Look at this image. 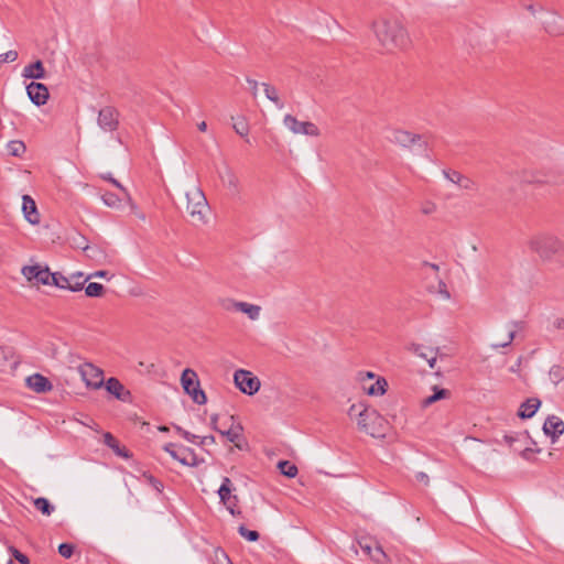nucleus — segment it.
<instances>
[{"instance_id": "f257e3e1", "label": "nucleus", "mask_w": 564, "mask_h": 564, "mask_svg": "<svg viewBox=\"0 0 564 564\" xmlns=\"http://www.w3.org/2000/svg\"><path fill=\"white\" fill-rule=\"evenodd\" d=\"M371 29L379 45L388 53L404 50L410 44L405 26L395 18H380L373 21Z\"/></svg>"}, {"instance_id": "f03ea898", "label": "nucleus", "mask_w": 564, "mask_h": 564, "mask_svg": "<svg viewBox=\"0 0 564 564\" xmlns=\"http://www.w3.org/2000/svg\"><path fill=\"white\" fill-rule=\"evenodd\" d=\"M527 247L543 263H549L555 257L564 253V241L550 231H539L531 235L527 240Z\"/></svg>"}, {"instance_id": "7ed1b4c3", "label": "nucleus", "mask_w": 564, "mask_h": 564, "mask_svg": "<svg viewBox=\"0 0 564 564\" xmlns=\"http://www.w3.org/2000/svg\"><path fill=\"white\" fill-rule=\"evenodd\" d=\"M185 197L186 212L191 217L192 224L196 226L206 224L208 203L203 191L198 186H194L186 192Z\"/></svg>"}, {"instance_id": "20e7f679", "label": "nucleus", "mask_w": 564, "mask_h": 564, "mask_svg": "<svg viewBox=\"0 0 564 564\" xmlns=\"http://www.w3.org/2000/svg\"><path fill=\"white\" fill-rule=\"evenodd\" d=\"M382 422L383 417L376 410L362 408L358 412L357 425L359 430L373 437L381 435Z\"/></svg>"}, {"instance_id": "39448f33", "label": "nucleus", "mask_w": 564, "mask_h": 564, "mask_svg": "<svg viewBox=\"0 0 564 564\" xmlns=\"http://www.w3.org/2000/svg\"><path fill=\"white\" fill-rule=\"evenodd\" d=\"M182 387L188 395H191L192 400L202 405L207 402V398L205 392L200 389L199 380L197 373L191 369L186 368L181 376Z\"/></svg>"}, {"instance_id": "423d86ee", "label": "nucleus", "mask_w": 564, "mask_h": 564, "mask_svg": "<svg viewBox=\"0 0 564 564\" xmlns=\"http://www.w3.org/2000/svg\"><path fill=\"white\" fill-rule=\"evenodd\" d=\"M234 381L236 387L245 394L253 395L261 387L258 377L249 370L238 369L234 373Z\"/></svg>"}, {"instance_id": "0eeeda50", "label": "nucleus", "mask_w": 564, "mask_h": 564, "mask_svg": "<svg viewBox=\"0 0 564 564\" xmlns=\"http://www.w3.org/2000/svg\"><path fill=\"white\" fill-rule=\"evenodd\" d=\"M78 372L87 388L97 390L104 386V371L97 366L85 362L78 367Z\"/></svg>"}, {"instance_id": "6e6552de", "label": "nucleus", "mask_w": 564, "mask_h": 564, "mask_svg": "<svg viewBox=\"0 0 564 564\" xmlns=\"http://www.w3.org/2000/svg\"><path fill=\"white\" fill-rule=\"evenodd\" d=\"M389 141L403 149H411L413 145L425 148V143L421 142L422 137L417 133H412L403 129H392L389 135Z\"/></svg>"}, {"instance_id": "1a4fd4ad", "label": "nucleus", "mask_w": 564, "mask_h": 564, "mask_svg": "<svg viewBox=\"0 0 564 564\" xmlns=\"http://www.w3.org/2000/svg\"><path fill=\"white\" fill-rule=\"evenodd\" d=\"M283 124L294 134H304L310 137H318L321 131L318 127L311 121H300L292 115H285Z\"/></svg>"}, {"instance_id": "9d476101", "label": "nucleus", "mask_w": 564, "mask_h": 564, "mask_svg": "<svg viewBox=\"0 0 564 564\" xmlns=\"http://www.w3.org/2000/svg\"><path fill=\"white\" fill-rule=\"evenodd\" d=\"M97 123L104 131L112 132L119 127V112L111 106L101 108L98 112Z\"/></svg>"}, {"instance_id": "9b49d317", "label": "nucleus", "mask_w": 564, "mask_h": 564, "mask_svg": "<svg viewBox=\"0 0 564 564\" xmlns=\"http://www.w3.org/2000/svg\"><path fill=\"white\" fill-rule=\"evenodd\" d=\"M23 275L29 281H36L39 284L48 285L53 284V275L48 268H42L41 265H26L22 269Z\"/></svg>"}, {"instance_id": "f8f14e48", "label": "nucleus", "mask_w": 564, "mask_h": 564, "mask_svg": "<svg viewBox=\"0 0 564 564\" xmlns=\"http://www.w3.org/2000/svg\"><path fill=\"white\" fill-rule=\"evenodd\" d=\"M224 308L227 311H239L246 314L251 321H257L261 312V307L259 305L250 304L247 302H237L234 300H227L224 302Z\"/></svg>"}, {"instance_id": "ddd939ff", "label": "nucleus", "mask_w": 564, "mask_h": 564, "mask_svg": "<svg viewBox=\"0 0 564 564\" xmlns=\"http://www.w3.org/2000/svg\"><path fill=\"white\" fill-rule=\"evenodd\" d=\"M543 432L551 437L552 443H555L564 433V421L556 415H549L544 421Z\"/></svg>"}, {"instance_id": "4468645a", "label": "nucleus", "mask_w": 564, "mask_h": 564, "mask_svg": "<svg viewBox=\"0 0 564 564\" xmlns=\"http://www.w3.org/2000/svg\"><path fill=\"white\" fill-rule=\"evenodd\" d=\"M175 445L173 443H169L164 445V451L171 455L172 458L180 462L182 465L185 466H195L196 457L194 453L189 448H181L180 451L174 449Z\"/></svg>"}, {"instance_id": "2eb2a0df", "label": "nucleus", "mask_w": 564, "mask_h": 564, "mask_svg": "<svg viewBox=\"0 0 564 564\" xmlns=\"http://www.w3.org/2000/svg\"><path fill=\"white\" fill-rule=\"evenodd\" d=\"M26 93L31 101L36 106L45 105L50 97L47 87L41 83L32 82L28 85Z\"/></svg>"}, {"instance_id": "dca6fc26", "label": "nucleus", "mask_w": 564, "mask_h": 564, "mask_svg": "<svg viewBox=\"0 0 564 564\" xmlns=\"http://www.w3.org/2000/svg\"><path fill=\"white\" fill-rule=\"evenodd\" d=\"M543 28L546 33L552 36L564 35V24L561 22V17L555 11L546 12L545 19L542 21Z\"/></svg>"}, {"instance_id": "f3484780", "label": "nucleus", "mask_w": 564, "mask_h": 564, "mask_svg": "<svg viewBox=\"0 0 564 564\" xmlns=\"http://www.w3.org/2000/svg\"><path fill=\"white\" fill-rule=\"evenodd\" d=\"M105 384L106 390L122 402H131V392L117 378H109Z\"/></svg>"}, {"instance_id": "a211bd4d", "label": "nucleus", "mask_w": 564, "mask_h": 564, "mask_svg": "<svg viewBox=\"0 0 564 564\" xmlns=\"http://www.w3.org/2000/svg\"><path fill=\"white\" fill-rule=\"evenodd\" d=\"M53 284L59 289L78 292L84 289L85 281H75V274L64 276L62 273L55 272L53 275Z\"/></svg>"}, {"instance_id": "6ab92c4d", "label": "nucleus", "mask_w": 564, "mask_h": 564, "mask_svg": "<svg viewBox=\"0 0 564 564\" xmlns=\"http://www.w3.org/2000/svg\"><path fill=\"white\" fill-rule=\"evenodd\" d=\"M26 386L36 393H45L53 389L47 378L40 373H34L26 378Z\"/></svg>"}, {"instance_id": "aec40b11", "label": "nucleus", "mask_w": 564, "mask_h": 564, "mask_svg": "<svg viewBox=\"0 0 564 564\" xmlns=\"http://www.w3.org/2000/svg\"><path fill=\"white\" fill-rule=\"evenodd\" d=\"M22 212L30 224L36 225L40 223V214L36 204L29 195H23L22 197Z\"/></svg>"}, {"instance_id": "412c9836", "label": "nucleus", "mask_w": 564, "mask_h": 564, "mask_svg": "<svg viewBox=\"0 0 564 564\" xmlns=\"http://www.w3.org/2000/svg\"><path fill=\"white\" fill-rule=\"evenodd\" d=\"M443 175L451 181L454 184L459 185L460 187L465 189H474L475 188V182L470 180L469 177L460 174L457 171H443Z\"/></svg>"}, {"instance_id": "4be33fe9", "label": "nucleus", "mask_w": 564, "mask_h": 564, "mask_svg": "<svg viewBox=\"0 0 564 564\" xmlns=\"http://www.w3.org/2000/svg\"><path fill=\"white\" fill-rule=\"evenodd\" d=\"M541 405V401L538 398H529L521 403L518 415L521 419L532 417Z\"/></svg>"}, {"instance_id": "5701e85b", "label": "nucleus", "mask_w": 564, "mask_h": 564, "mask_svg": "<svg viewBox=\"0 0 564 564\" xmlns=\"http://www.w3.org/2000/svg\"><path fill=\"white\" fill-rule=\"evenodd\" d=\"M221 435L226 436L227 440L236 445L237 448L242 449V444L240 440L242 437V426L238 424H232L228 431H218Z\"/></svg>"}, {"instance_id": "b1692460", "label": "nucleus", "mask_w": 564, "mask_h": 564, "mask_svg": "<svg viewBox=\"0 0 564 564\" xmlns=\"http://www.w3.org/2000/svg\"><path fill=\"white\" fill-rule=\"evenodd\" d=\"M23 76L25 78H33V79H43L45 78V70L43 67V63L41 61H36L23 69Z\"/></svg>"}, {"instance_id": "393cba45", "label": "nucleus", "mask_w": 564, "mask_h": 564, "mask_svg": "<svg viewBox=\"0 0 564 564\" xmlns=\"http://www.w3.org/2000/svg\"><path fill=\"white\" fill-rule=\"evenodd\" d=\"M101 199L106 206L115 209H120L122 207V202H127L123 194L120 197L110 192H106L105 194H102Z\"/></svg>"}, {"instance_id": "a878e982", "label": "nucleus", "mask_w": 564, "mask_h": 564, "mask_svg": "<svg viewBox=\"0 0 564 564\" xmlns=\"http://www.w3.org/2000/svg\"><path fill=\"white\" fill-rule=\"evenodd\" d=\"M261 86L263 87L265 97L270 101H272L279 109L284 108V104L281 101V99L279 97L278 89L274 86H272L268 83H262Z\"/></svg>"}, {"instance_id": "bb28decb", "label": "nucleus", "mask_w": 564, "mask_h": 564, "mask_svg": "<svg viewBox=\"0 0 564 564\" xmlns=\"http://www.w3.org/2000/svg\"><path fill=\"white\" fill-rule=\"evenodd\" d=\"M104 443L108 447H110L117 455L126 457V458L129 457L128 451L122 449L119 446L118 441L112 436L111 433L107 432V433L104 434Z\"/></svg>"}, {"instance_id": "cd10ccee", "label": "nucleus", "mask_w": 564, "mask_h": 564, "mask_svg": "<svg viewBox=\"0 0 564 564\" xmlns=\"http://www.w3.org/2000/svg\"><path fill=\"white\" fill-rule=\"evenodd\" d=\"M220 177L230 191L238 192L239 178L230 167H227Z\"/></svg>"}, {"instance_id": "c85d7f7f", "label": "nucleus", "mask_w": 564, "mask_h": 564, "mask_svg": "<svg viewBox=\"0 0 564 564\" xmlns=\"http://www.w3.org/2000/svg\"><path fill=\"white\" fill-rule=\"evenodd\" d=\"M433 390H434V393L432 395L425 398L422 401V406L426 408V406L435 403L436 401L445 399V398H447L449 395V392L446 389H441V388L434 386Z\"/></svg>"}, {"instance_id": "c756f323", "label": "nucleus", "mask_w": 564, "mask_h": 564, "mask_svg": "<svg viewBox=\"0 0 564 564\" xmlns=\"http://www.w3.org/2000/svg\"><path fill=\"white\" fill-rule=\"evenodd\" d=\"M34 507L42 512L45 516H51L55 508L54 506L48 501V499L44 497H39L33 500Z\"/></svg>"}, {"instance_id": "7c9ffc66", "label": "nucleus", "mask_w": 564, "mask_h": 564, "mask_svg": "<svg viewBox=\"0 0 564 564\" xmlns=\"http://www.w3.org/2000/svg\"><path fill=\"white\" fill-rule=\"evenodd\" d=\"M370 558L377 564H390V557L383 551L379 542H377L376 546H373Z\"/></svg>"}, {"instance_id": "2f4dec72", "label": "nucleus", "mask_w": 564, "mask_h": 564, "mask_svg": "<svg viewBox=\"0 0 564 564\" xmlns=\"http://www.w3.org/2000/svg\"><path fill=\"white\" fill-rule=\"evenodd\" d=\"M7 150L12 156H22L26 151V147L20 140H12L8 142Z\"/></svg>"}, {"instance_id": "473e14b6", "label": "nucleus", "mask_w": 564, "mask_h": 564, "mask_svg": "<svg viewBox=\"0 0 564 564\" xmlns=\"http://www.w3.org/2000/svg\"><path fill=\"white\" fill-rule=\"evenodd\" d=\"M278 468L282 475L294 478L297 475V467L289 460H281L278 464Z\"/></svg>"}, {"instance_id": "72a5a7b5", "label": "nucleus", "mask_w": 564, "mask_h": 564, "mask_svg": "<svg viewBox=\"0 0 564 564\" xmlns=\"http://www.w3.org/2000/svg\"><path fill=\"white\" fill-rule=\"evenodd\" d=\"M377 542H378L377 540H375L373 538H370V536H362L357 541L361 551L369 557H370L373 546H376Z\"/></svg>"}, {"instance_id": "f704fd0d", "label": "nucleus", "mask_w": 564, "mask_h": 564, "mask_svg": "<svg viewBox=\"0 0 564 564\" xmlns=\"http://www.w3.org/2000/svg\"><path fill=\"white\" fill-rule=\"evenodd\" d=\"M409 350L412 351L417 357L425 360L432 355V352H434V348L425 347L421 344H412L409 347Z\"/></svg>"}, {"instance_id": "c9c22d12", "label": "nucleus", "mask_w": 564, "mask_h": 564, "mask_svg": "<svg viewBox=\"0 0 564 564\" xmlns=\"http://www.w3.org/2000/svg\"><path fill=\"white\" fill-rule=\"evenodd\" d=\"M102 177L113 184L124 195V198L127 199V203L130 205L131 209L134 210L137 208L128 191L116 178H113L110 174L104 175Z\"/></svg>"}, {"instance_id": "e433bc0d", "label": "nucleus", "mask_w": 564, "mask_h": 564, "mask_svg": "<svg viewBox=\"0 0 564 564\" xmlns=\"http://www.w3.org/2000/svg\"><path fill=\"white\" fill-rule=\"evenodd\" d=\"M387 381L383 378H379L373 384H371L367 392L370 395H382L386 392L387 389Z\"/></svg>"}, {"instance_id": "4c0bfd02", "label": "nucleus", "mask_w": 564, "mask_h": 564, "mask_svg": "<svg viewBox=\"0 0 564 564\" xmlns=\"http://www.w3.org/2000/svg\"><path fill=\"white\" fill-rule=\"evenodd\" d=\"M549 378L555 386L564 380V367L554 365L549 371Z\"/></svg>"}, {"instance_id": "58836bf2", "label": "nucleus", "mask_w": 564, "mask_h": 564, "mask_svg": "<svg viewBox=\"0 0 564 564\" xmlns=\"http://www.w3.org/2000/svg\"><path fill=\"white\" fill-rule=\"evenodd\" d=\"M83 250L87 258L95 260V261H99L105 256L104 251L97 246L86 245L85 247H83Z\"/></svg>"}, {"instance_id": "ea45409f", "label": "nucleus", "mask_w": 564, "mask_h": 564, "mask_svg": "<svg viewBox=\"0 0 564 564\" xmlns=\"http://www.w3.org/2000/svg\"><path fill=\"white\" fill-rule=\"evenodd\" d=\"M104 291H105L104 285L100 283H96V282H90L85 288V293L89 297H99L104 294Z\"/></svg>"}, {"instance_id": "a19ab883", "label": "nucleus", "mask_w": 564, "mask_h": 564, "mask_svg": "<svg viewBox=\"0 0 564 564\" xmlns=\"http://www.w3.org/2000/svg\"><path fill=\"white\" fill-rule=\"evenodd\" d=\"M235 132L241 137H247L249 132V126L243 117H240L237 122L232 124Z\"/></svg>"}, {"instance_id": "79ce46f5", "label": "nucleus", "mask_w": 564, "mask_h": 564, "mask_svg": "<svg viewBox=\"0 0 564 564\" xmlns=\"http://www.w3.org/2000/svg\"><path fill=\"white\" fill-rule=\"evenodd\" d=\"M514 325H517V323L514 322H511L509 324L510 326V329L508 332V337H507V341H503V343H499V344H494L491 345V348L494 349H497V348H505V347H508L511 345V343L513 341L514 337H516V330H514Z\"/></svg>"}, {"instance_id": "37998d69", "label": "nucleus", "mask_w": 564, "mask_h": 564, "mask_svg": "<svg viewBox=\"0 0 564 564\" xmlns=\"http://www.w3.org/2000/svg\"><path fill=\"white\" fill-rule=\"evenodd\" d=\"M214 564H232L229 556L221 549H215L213 555Z\"/></svg>"}, {"instance_id": "c03bdc74", "label": "nucleus", "mask_w": 564, "mask_h": 564, "mask_svg": "<svg viewBox=\"0 0 564 564\" xmlns=\"http://www.w3.org/2000/svg\"><path fill=\"white\" fill-rule=\"evenodd\" d=\"M238 532L241 536H243L250 542H256L259 540V533L253 530H248L245 525H240L238 528Z\"/></svg>"}, {"instance_id": "a18cd8bd", "label": "nucleus", "mask_w": 564, "mask_h": 564, "mask_svg": "<svg viewBox=\"0 0 564 564\" xmlns=\"http://www.w3.org/2000/svg\"><path fill=\"white\" fill-rule=\"evenodd\" d=\"M231 490H232V488L219 487L218 495H219L220 501L224 505L229 503L231 501V499H234L235 501L237 500L236 496H234V497L230 496Z\"/></svg>"}, {"instance_id": "49530a36", "label": "nucleus", "mask_w": 564, "mask_h": 564, "mask_svg": "<svg viewBox=\"0 0 564 564\" xmlns=\"http://www.w3.org/2000/svg\"><path fill=\"white\" fill-rule=\"evenodd\" d=\"M9 552L12 554L13 558H15L20 564H30L29 557L17 550L14 546L9 547Z\"/></svg>"}, {"instance_id": "de8ad7c7", "label": "nucleus", "mask_w": 564, "mask_h": 564, "mask_svg": "<svg viewBox=\"0 0 564 564\" xmlns=\"http://www.w3.org/2000/svg\"><path fill=\"white\" fill-rule=\"evenodd\" d=\"M58 553L65 557L69 558L74 553V546L69 543H62L58 546Z\"/></svg>"}, {"instance_id": "09e8293b", "label": "nucleus", "mask_w": 564, "mask_h": 564, "mask_svg": "<svg viewBox=\"0 0 564 564\" xmlns=\"http://www.w3.org/2000/svg\"><path fill=\"white\" fill-rule=\"evenodd\" d=\"M436 209H437V206L432 200H425L421 205V212L424 215H431V214L435 213Z\"/></svg>"}, {"instance_id": "8fccbe9b", "label": "nucleus", "mask_w": 564, "mask_h": 564, "mask_svg": "<svg viewBox=\"0 0 564 564\" xmlns=\"http://www.w3.org/2000/svg\"><path fill=\"white\" fill-rule=\"evenodd\" d=\"M18 52L17 51H8L3 54H0V64L2 63H12L17 61Z\"/></svg>"}, {"instance_id": "3c124183", "label": "nucleus", "mask_w": 564, "mask_h": 564, "mask_svg": "<svg viewBox=\"0 0 564 564\" xmlns=\"http://www.w3.org/2000/svg\"><path fill=\"white\" fill-rule=\"evenodd\" d=\"M176 432L181 434L186 441L195 443L198 436L189 433L188 431L183 430L181 426L175 425L174 426Z\"/></svg>"}, {"instance_id": "603ef678", "label": "nucleus", "mask_w": 564, "mask_h": 564, "mask_svg": "<svg viewBox=\"0 0 564 564\" xmlns=\"http://www.w3.org/2000/svg\"><path fill=\"white\" fill-rule=\"evenodd\" d=\"M362 408H367L365 404L362 403H358V404H352L349 410H348V415L350 417H354L356 416L358 419V412H360V410H362Z\"/></svg>"}, {"instance_id": "864d4df0", "label": "nucleus", "mask_w": 564, "mask_h": 564, "mask_svg": "<svg viewBox=\"0 0 564 564\" xmlns=\"http://www.w3.org/2000/svg\"><path fill=\"white\" fill-rule=\"evenodd\" d=\"M247 83L249 85L251 95L253 96V98H256L258 96V87H259L258 82L254 79H251V78H247Z\"/></svg>"}, {"instance_id": "5fc2aeb1", "label": "nucleus", "mask_w": 564, "mask_h": 564, "mask_svg": "<svg viewBox=\"0 0 564 564\" xmlns=\"http://www.w3.org/2000/svg\"><path fill=\"white\" fill-rule=\"evenodd\" d=\"M108 271H105V270H99V271H95L93 273H90L86 279H85V282L90 280V279H94V278H99V279H107L108 278Z\"/></svg>"}, {"instance_id": "6e6d98bb", "label": "nucleus", "mask_w": 564, "mask_h": 564, "mask_svg": "<svg viewBox=\"0 0 564 564\" xmlns=\"http://www.w3.org/2000/svg\"><path fill=\"white\" fill-rule=\"evenodd\" d=\"M438 293L442 295V297L444 300H448L451 297V294L447 291L446 284L442 281L438 282Z\"/></svg>"}, {"instance_id": "4d7b16f0", "label": "nucleus", "mask_w": 564, "mask_h": 564, "mask_svg": "<svg viewBox=\"0 0 564 564\" xmlns=\"http://www.w3.org/2000/svg\"><path fill=\"white\" fill-rule=\"evenodd\" d=\"M415 479L422 484H424L425 486H429L430 484V478L427 476V474L423 473V471H419L416 475H415Z\"/></svg>"}, {"instance_id": "13d9d810", "label": "nucleus", "mask_w": 564, "mask_h": 564, "mask_svg": "<svg viewBox=\"0 0 564 564\" xmlns=\"http://www.w3.org/2000/svg\"><path fill=\"white\" fill-rule=\"evenodd\" d=\"M437 352H438V348H434V352H432V355L426 359L429 366L431 369H433L436 365V356H437Z\"/></svg>"}, {"instance_id": "bf43d9fd", "label": "nucleus", "mask_w": 564, "mask_h": 564, "mask_svg": "<svg viewBox=\"0 0 564 564\" xmlns=\"http://www.w3.org/2000/svg\"><path fill=\"white\" fill-rule=\"evenodd\" d=\"M552 326L555 329H563L564 328V318L563 317H556L553 321Z\"/></svg>"}, {"instance_id": "052dcab7", "label": "nucleus", "mask_w": 564, "mask_h": 564, "mask_svg": "<svg viewBox=\"0 0 564 564\" xmlns=\"http://www.w3.org/2000/svg\"><path fill=\"white\" fill-rule=\"evenodd\" d=\"M150 482L152 484V486L160 492L162 490V482H160L159 480L154 479L152 476H149L148 477Z\"/></svg>"}, {"instance_id": "680f3d73", "label": "nucleus", "mask_w": 564, "mask_h": 564, "mask_svg": "<svg viewBox=\"0 0 564 564\" xmlns=\"http://www.w3.org/2000/svg\"><path fill=\"white\" fill-rule=\"evenodd\" d=\"M215 443V437L213 435L204 436L200 438L199 444L200 445H207Z\"/></svg>"}, {"instance_id": "e2e57ef3", "label": "nucleus", "mask_w": 564, "mask_h": 564, "mask_svg": "<svg viewBox=\"0 0 564 564\" xmlns=\"http://www.w3.org/2000/svg\"><path fill=\"white\" fill-rule=\"evenodd\" d=\"M518 441L517 437L512 436V435H506L505 436V442L509 445V446H513V443H516Z\"/></svg>"}, {"instance_id": "0e129e2a", "label": "nucleus", "mask_w": 564, "mask_h": 564, "mask_svg": "<svg viewBox=\"0 0 564 564\" xmlns=\"http://www.w3.org/2000/svg\"><path fill=\"white\" fill-rule=\"evenodd\" d=\"M220 487H227V488H231V480L228 478V477H225L223 479V484Z\"/></svg>"}, {"instance_id": "69168bd1", "label": "nucleus", "mask_w": 564, "mask_h": 564, "mask_svg": "<svg viewBox=\"0 0 564 564\" xmlns=\"http://www.w3.org/2000/svg\"><path fill=\"white\" fill-rule=\"evenodd\" d=\"M531 452H532V449H531V448L525 447L524 449H522V451H521V455H522V457H524L525 459H528V458H529V454H530Z\"/></svg>"}, {"instance_id": "338daca9", "label": "nucleus", "mask_w": 564, "mask_h": 564, "mask_svg": "<svg viewBox=\"0 0 564 564\" xmlns=\"http://www.w3.org/2000/svg\"><path fill=\"white\" fill-rule=\"evenodd\" d=\"M197 128L199 131L205 132L207 130V123L205 121H202L197 124Z\"/></svg>"}, {"instance_id": "774afa93", "label": "nucleus", "mask_w": 564, "mask_h": 564, "mask_svg": "<svg viewBox=\"0 0 564 564\" xmlns=\"http://www.w3.org/2000/svg\"><path fill=\"white\" fill-rule=\"evenodd\" d=\"M528 11L531 12L533 15L536 13V9L533 4H530L527 7Z\"/></svg>"}]
</instances>
